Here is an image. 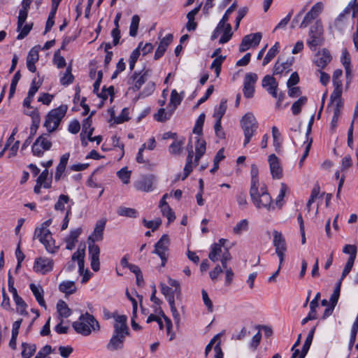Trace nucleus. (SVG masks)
Instances as JSON below:
<instances>
[{"instance_id":"obj_21","label":"nucleus","mask_w":358,"mask_h":358,"mask_svg":"<svg viewBox=\"0 0 358 358\" xmlns=\"http://www.w3.org/2000/svg\"><path fill=\"white\" fill-rule=\"evenodd\" d=\"M173 34H169L161 40L159 45L155 51V53L154 59L155 60L159 59L160 57H162L164 55V52L166 50L167 47L173 41Z\"/></svg>"},{"instance_id":"obj_5","label":"nucleus","mask_w":358,"mask_h":358,"mask_svg":"<svg viewBox=\"0 0 358 358\" xmlns=\"http://www.w3.org/2000/svg\"><path fill=\"white\" fill-rule=\"evenodd\" d=\"M52 145L50 140V134H43L33 143L32 153L34 156L42 157L45 151L50 150Z\"/></svg>"},{"instance_id":"obj_63","label":"nucleus","mask_w":358,"mask_h":358,"mask_svg":"<svg viewBox=\"0 0 358 358\" xmlns=\"http://www.w3.org/2000/svg\"><path fill=\"white\" fill-rule=\"evenodd\" d=\"M159 287L161 288V292L162 294L164 295L166 299L170 297L171 296H175V294H176L174 290H173L171 287H169L164 283H160Z\"/></svg>"},{"instance_id":"obj_28","label":"nucleus","mask_w":358,"mask_h":358,"mask_svg":"<svg viewBox=\"0 0 358 358\" xmlns=\"http://www.w3.org/2000/svg\"><path fill=\"white\" fill-rule=\"evenodd\" d=\"M201 6H199L187 14V22L186 28L189 31H194L197 27V23L194 22L195 15L199 12Z\"/></svg>"},{"instance_id":"obj_55","label":"nucleus","mask_w":358,"mask_h":358,"mask_svg":"<svg viewBox=\"0 0 358 358\" xmlns=\"http://www.w3.org/2000/svg\"><path fill=\"white\" fill-rule=\"evenodd\" d=\"M182 101V98L180 96L176 90H172L171 93L170 102L169 104L173 105L174 109L180 104Z\"/></svg>"},{"instance_id":"obj_29","label":"nucleus","mask_w":358,"mask_h":358,"mask_svg":"<svg viewBox=\"0 0 358 358\" xmlns=\"http://www.w3.org/2000/svg\"><path fill=\"white\" fill-rule=\"evenodd\" d=\"M206 141L203 138H198L196 140V156H195V163L198 164L200 158L206 152Z\"/></svg>"},{"instance_id":"obj_62","label":"nucleus","mask_w":358,"mask_h":358,"mask_svg":"<svg viewBox=\"0 0 358 358\" xmlns=\"http://www.w3.org/2000/svg\"><path fill=\"white\" fill-rule=\"evenodd\" d=\"M202 299L205 306L207 307L209 312L213 310V302L208 296L207 292L205 289L201 290Z\"/></svg>"},{"instance_id":"obj_13","label":"nucleus","mask_w":358,"mask_h":358,"mask_svg":"<svg viewBox=\"0 0 358 358\" xmlns=\"http://www.w3.org/2000/svg\"><path fill=\"white\" fill-rule=\"evenodd\" d=\"M155 177L152 175L143 176L134 183L136 189L143 192H151L153 190Z\"/></svg>"},{"instance_id":"obj_15","label":"nucleus","mask_w":358,"mask_h":358,"mask_svg":"<svg viewBox=\"0 0 358 358\" xmlns=\"http://www.w3.org/2000/svg\"><path fill=\"white\" fill-rule=\"evenodd\" d=\"M262 85L264 88H266L268 93L273 97L277 98L278 83L273 76L270 75L265 76L262 80Z\"/></svg>"},{"instance_id":"obj_25","label":"nucleus","mask_w":358,"mask_h":358,"mask_svg":"<svg viewBox=\"0 0 358 358\" xmlns=\"http://www.w3.org/2000/svg\"><path fill=\"white\" fill-rule=\"evenodd\" d=\"M39 59L38 51L34 48L30 50L27 57V67L32 73L36 72L35 64Z\"/></svg>"},{"instance_id":"obj_54","label":"nucleus","mask_w":358,"mask_h":358,"mask_svg":"<svg viewBox=\"0 0 358 358\" xmlns=\"http://www.w3.org/2000/svg\"><path fill=\"white\" fill-rule=\"evenodd\" d=\"M33 27V23L26 24L22 26L21 29L19 31L20 34L17 36V39L21 40L25 38Z\"/></svg>"},{"instance_id":"obj_33","label":"nucleus","mask_w":358,"mask_h":358,"mask_svg":"<svg viewBox=\"0 0 358 358\" xmlns=\"http://www.w3.org/2000/svg\"><path fill=\"white\" fill-rule=\"evenodd\" d=\"M279 43L276 42L268 51L265 57L264 58L262 65H267L277 55L279 52Z\"/></svg>"},{"instance_id":"obj_10","label":"nucleus","mask_w":358,"mask_h":358,"mask_svg":"<svg viewBox=\"0 0 358 358\" xmlns=\"http://www.w3.org/2000/svg\"><path fill=\"white\" fill-rule=\"evenodd\" d=\"M322 10L323 3L322 2L316 3L303 17V20L300 24V28H306L308 27L313 20L318 17Z\"/></svg>"},{"instance_id":"obj_27","label":"nucleus","mask_w":358,"mask_h":358,"mask_svg":"<svg viewBox=\"0 0 358 358\" xmlns=\"http://www.w3.org/2000/svg\"><path fill=\"white\" fill-rule=\"evenodd\" d=\"M341 62L345 68L347 79H350L352 73L351 58L346 48L342 50Z\"/></svg>"},{"instance_id":"obj_46","label":"nucleus","mask_w":358,"mask_h":358,"mask_svg":"<svg viewBox=\"0 0 358 358\" xmlns=\"http://www.w3.org/2000/svg\"><path fill=\"white\" fill-rule=\"evenodd\" d=\"M74 77L71 73V66H69L66 70V73L60 79V83L63 85H68L73 82Z\"/></svg>"},{"instance_id":"obj_2","label":"nucleus","mask_w":358,"mask_h":358,"mask_svg":"<svg viewBox=\"0 0 358 358\" xmlns=\"http://www.w3.org/2000/svg\"><path fill=\"white\" fill-rule=\"evenodd\" d=\"M72 326L77 333L83 336H88L92 330L95 331L99 329V322L88 313L80 315L79 320L74 322Z\"/></svg>"},{"instance_id":"obj_3","label":"nucleus","mask_w":358,"mask_h":358,"mask_svg":"<svg viewBox=\"0 0 358 358\" xmlns=\"http://www.w3.org/2000/svg\"><path fill=\"white\" fill-rule=\"evenodd\" d=\"M68 107L66 105H61L59 107L51 110L46 115L44 127L47 131L50 134L56 131L64 117Z\"/></svg>"},{"instance_id":"obj_11","label":"nucleus","mask_w":358,"mask_h":358,"mask_svg":"<svg viewBox=\"0 0 358 358\" xmlns=\"http://www.w3.org/2000/svg\"><path fill=\"white\" fill-rule=\"evenodd\" d=\"M89 255L91 262L92 269L96 272L100 269L99 255L100 248L94 242L89 243Z\"/></svg>"},{"instance_id":"obj_58","label":"nucleus","mask_w":358,"mask_h":358,"mask_svg":"<svg viewBox=\"0 0 358 358\" xmlns=\"http://www.w3.org/2000/svg\"><path fill=\"white\" fill-rule=\"evenodd\" d=\"M28 15V12L20 10L19 11V15L17 17V31H19L22 26L24 25Z\"/></svg>"},{"instance_id":"obj_35","label":"nucleus","mask_w":358,"mask_h":358,"mask_svg":"<svg viewBox=\"0 0 358 358\" xmlns=\"http://www.w3.org/2000/svg\"><path fill=\"white\" fill-rule=\"evenodd\" d=\"M117 213L120 216L135 218L137 217L138 213L135 208L120 206L117 210Z\"/></svg>"},{"instance_id":"obj_31","label":"nucleus","mask_w":358,"mask_h":358,"mask_svg":"<svg viewBox=\"0 0 358 358\" xmlns=\"http://www.w3.org/2000/svg\"><path fill=\"white\" fill-rule=\"evenodd\" d=\"M21 346L22 348L21 352L22 358H31L36 352V346L35 344L22 343Z\"/></svg>"},{"instance_id":"obj_57","label":"nucleus","mask_w":358,"mask_h":358,"mask_svg":"<svg viewBox=\"0 0 358 358\" xmlns=\"http://www.w3.org/2000/svg\"><path fill=\"white\" fill-rule=\"evenodd\" d=\"M48 170L45 169L42 171V173L40 174L38 178H37L38 183L43 184L44 188H50V183L47 182L46 180L48 179Z\"/></svg>"},{"instance_id":"obj_34","label":"nucleus","mask_w":358,"mask_h":358,"mask_svg":"<svg viewBox=\"0 0 358 358\" xmlns=\"http://www.w3.org/2000/svg\"><path fill=\"white\" fill-rule=\"evenodd\" d=\"M59 289L66 294H71L76 291V287L73 281H64L60 283Z\"/></svg>"},{"instance_id":"obj_49","label":"nucleus","mask_w":358,"mask_h":358,"mask_svg":"<svg viewBox=\"0 0 358 358\" xmlns=\"http://www.w3.org/2000/svg\"><path fill=\"white\" fill-rule=\"evenodd\" d=\"M343 252L350 255L348 259H355L357 253V248L355 245L348 244L343 247Z\"/></svg>"},{"instance_id":"obj_44","label":"nucleus","mask_w":358,"mask_h":358,"mask_svg":"<svg viewBox=\"0 0 358 358\" xmlns=\"http://www.w3.org/2000/svg\"><path fill=\"white\" fill-rule=\"evenodd\" d=\"M131 171L127 167H123L117 172V175L124 184H128L130 182Z\"/></svg>"},{"instance_id":"obj_39","label":"nucleus","mask_w":358,"mask_h":358,"mask_svg":"<svg viewBox=\"0 0 358 358\" xmlns=\"http://www.w3.org/2000/svg\"><path fill=\"white\" fill-rule=\"evenodd\" d=\"M226 59V56H218L213 61L210 65V69H213L215 72L216 77H219L221 72L222 64Z\"/></svg>"},{"instance_id":"obj_4","label":"nucleus","mask_w":358,"mask_h":358,"mask_svg":"<svg viewBox=\"0 0 358 358\" xmlns=\"http://www.w3.org/2000/svg\"><path fill=\"white\" fill-rule=\"evenodd\" d=\"M241 127L244 134L243 146L245 147L257 133L258 122L251 113H246L241 120Z\"/></svg>"},{"instance_id":"obj_30","label":"nucleus","mask_w":358,"mask_h":358,"mask_svg":"<svg viewBox=\"0 0 358 358\" xmlns=\"http://www.w3.org/2000/svg\"><path fill=\"white\" fill-rule=\"evenodd\" d=\"M57 309L60 319L66 318L71 315V310L68 307L66 302L64 301H59L57 304Z\"/></svg>"},{"instance_id":"obj_17","label":"nucleus","mask_w":358,"mask_h":358,"mask_svg":"<svg viewBox=\"0 0 358 358\" xmlns=\"http://www.w3.org/2000/svg\"><path fill=\"white\" fill-rule=\"evenodd\" d=\"M43 83V80L36 81L34 78L31 83V87L29 90L27 96L23 101V106L27 108H31V103L34 97L35 94L38 92Z\"/></svg>"},{"instance_id":"obj_61","label":"nucleus","mask_w":358,"mask_h":358,"mask_svg":"<svg viewBox=\"0 0 358 358\" xmlns=\"http://www.w3.org/2000/svg\"><path fill=\"white\" fill-rule=\"evenodd\" d=\"M343 74V71L341 69H336L334 71L333 74V84L334 87H342V82L340 80V78L341 77Z\"/></svg>"},{"instance_id":"obj_14","label":"nucleus","mask_w":358,"mask_h":358,"mask_svg":"<svg viewBox=\"0 0 358 358\" xmlns=\"http://www.w3.org/2000/svg\"><path fill=\"white\" fill-rule=\"evenodd\" d=\"M228 20H224V17L219 22L216 28L223 31V34L219 40L220 44L227 43L231 38L233 33L231 31V26L229 23H227Z\"/></svg>"},{"instance_id":"obj_26","label":"nucleus","mask_w":358,"mask_h":358,"mask_svg":"<svg viewBox=\"0 0 358 358\" xmlns=\"http://www.w3.org/2000/svg\"><path fill=\"white\" fill-rule=\"evenodd\" d=\"M106 221L99 220L94 229L92 236L89 237V241L96 242L103 239V232L105 228Z\"/></svg>"},{"instance_id":"obj_16","label":"nucleus","mask_w":358,"mask_h":358,"mask_svg":"<svg viewBox=\"0 0 358 358\" xmlns=\"http://www.w3.org/2000/svg\"><path fill=\"white\" fill-rule=\"evenodd\" d=\"M150 70H145L142 72H136L135 71L130 79L132 80V90L134 91H138L142 85L146 82L147 77L149 75Z\"/></svg>"},{"instance_id":"obj_53","label":"nucleus","mask_w":358,"mask_h":358,"mask_svg":"<svg viewBox=\"0 0 358 358\" xmlns=\"http://www.w3.org/2000/svg\"><path fill=\"white\" fill-rule=\"evenodd\" d=\"M162 213L164 216L166 217L169 222H173L176 219L174 212L172 210L171 207L169 206L161 208Z\"/></svg>"},{"instance_id":"obj_19","label":"nucleus","mask_w":358,"mask_h":358,"mask_svg":"<svg viewBox=\"0 0 358 358\" xmlns=\"http://www.w3.org/2000/svg\"><path fill=\"white\" fill-rule=\"evenodd\" d=\"M126 336L113 334L108 343L107 349L110 351H116L123 349Z\"/></svg>"},{"instance_id":"obj_47","label":"nucleus","mask_w":358,"mask_h":358,"mask_svg":"<svg viewBox=\"0 0 358 358\" xmlns=\"http://www.w3.org/2000/svg\"><path fill=\"white\" fill-rule=\"evenodd\" d=\"M113 327H114L113 334H119V335H124L126 336L129 334V329L127 325V323H124V324L115 323L113 325Z\"/></svg>"},{"instance_id":"obj_40","label":"nucleus","mask_w":358,"mask_h":358,"mask_svg":"<svg viewBox=\"0 0 358 358\" xmlns=\"http://www.w3.org/2000/svg\"><path fill=\"white\" fill-rule=\"evenodd\" d=\"M142 45H143V43L141 42L138 44V48H136L135 50H134L130 55L129 59V69L131 71H132L134 69L135 64L140 56V50H141Z\"/></svg>"},{"instance_id":"obj_43","label":"nucleus","mask_w":358,"mask_h":358,"mask_svg":"<svg viewBox=\"0 0 358 358\" xmlns=\"http://www.w3.org/2000/svg\"><path fill=\"white\" fill-rule=\"evenodd\" d=\"M315 331V327H313L310 329V331H309V333L306 337V339L305 341V343H303V348L301 350V352H303V354L308 353V352L310 349V345L312 343L313 339V336H314Z\"/></svg>"},{"instance_id":"obj_59","label":"nucleus","mask_w":358,"mask_h":358,"mask_svg":"<svg viewBox=\"0 0 358 358\" xmlns=\"http://www.w3.org/2000/svg\"><path fill=\"white\" fill-rule=\"evenodd\" d=\"M114 94V87L110 86L106 88L103 86L101 92L98 94V96L101 98L103 100H106L109 95L113 96Z\"/></svg>"},{"instance_id":"obj_32","label":"nucleus","mask_w":358,"mask_h":358,"mask_svg":"<svg viewBox=\"0 0 358 358\" xmlns=\"http://www.w3.org/2000/svg\"><path fill=\"white\" fill-rule=\"evenodd\" d=\"M185 141V138L184 137L178 140L176 139L169 148V152L172 155H179L182 151Z\"/></svg>"},{"instance_id":"obj_20","label":"nucleus","mask_w":358,"mask_h":358,"mask_svg":"<svg viewBox=\"0 0 358 358\" xmlns=\"http://www.w3.org/2000/svg\"><path fill=\"white\" fill-rule=\"evenodd\" d=\"M281 59L278 58L273 66V74L281 75L284 72L289 73L291 71L294 57L287 59L285 62H280Z\"/></svg>"},{"instance_id":"obj_45","label":"nucleus","mask_w":358,"mask_h":358,"mask_svg":"<svg viewBox=\"0 0 358 358\" xmlns=\"http://www.w3.org/2000/svg\"><path fill=\"white\" fill-rule=\"evenodd\" d=\"M139 22H140V17L138 15H135L132 17L131 24H130V28H129V35L131 36L134 37L136 36L137 31L138 29Z\"/></svg>"},{"instance_id":"obj_50","label":"nucleus","mask_w":358,"mask_h":358,"mask_svg":"<svg viewBox=\"0 0 358 358\" xmlns=\"http://www.w3.org/2000/svg\"><path fill=\"white\" fill-rule=\"evenodd\" d=\"M155 90V84L153 82H148L143 90L139 94V98H144L152 94Z\"/></svg>"},{"instance_id":"obj_42","label":"nucleus","mask_w":358,"mask_h":358,"mask_svg":"<svg viewBox=\"0 0 358 358\" xmlns=\"http://www.w3.org/2000/svg\"><path fill=\"white\" fill-rule=\"evenodd\" d=\"M221 253L222 248L220 247V244H213L208 257L211 261L215 262L219 260L220 256H222Z\"/></svg>"},{"instance_id":"obj_36","label":"nucleus","mask_w":358,"mask_h":358,"mask_svg":"<svg viewBox=\"0 0 358 358\" xmlns=\"http://www.w3.org/2000/svg\"><path fill=\"white\" fill-rule=\"evenodd\" d=\"M227 108V100L222 99L219 104V106L215 108L214 110L213 117L216 119V120H219L221 121L222 117L226 113Z\"/></svg>"},{"instance_id":"obj_48","label":"nucleus","mask_w":358,"mask_h":358,"mask_svg":"<svg viewBox=\"0 0 358 358\" xmlns=\"http://www.w3.org/2000/svg\"><path fill=\"white\" fill-rule=\"evenodd\" d=\"M248 229V221L245 219L241 220L234 227L233 231L236 234H241Z\"/></svg>"},{"instance_id":"obj_60","label":"nucleus","mask_w":358,"mask_h":358,"mask_svg":"<svg viewBox=\"0 0 358 358\" xmlns=\"http://www.w3.org/2000/svg\"><path fill=\"white\" fill-rule=\"evenodd\" d=\"M15 304L20 308V313L21 315H23V314H27V311H26V308H27V303H25V301L23 300V299L18 296L17 297H15L13 299Z\"/></svg>"},{"instance_id":"obj_7","label":"nucleus","mask_w":358,"mask_h":358,"mask_svg":"<svg viewBox=\"0 0 358 358\" xmlns=\"http://www.w3.org/2000/svg\"><path fill=\"white\" fill-rule=\"evenodd\" d=\"M169 238L168 235H163L160 239L156 243L153 253L157 255L162 260V266H164L167 262L166 252L169 250Z\"/></svg>"},{"instance_id":"obj_41","label":"nucleus","mask_w":358,"mask_h":358,"mask_svg":"<svg viewBox=\"0 0 358 358\" xmlns=\"http://www.w3.org/2000/svg\"><path fill=\"white\" fill-rule=\"evenodd\" d=\"M307 98L306 96L300 97L297 101L293 103L292 111L294 115H299L301 111V108L306 104Z\"/></svg>"},{"instance_id":"obj_6","label":"nucleus","mask_w":358,"mask_h":358,"mask_svg":"<svg viewBox=\"0 0 358 358\" xmlns=\"http://www.w3.org/2000/svg\"><path fill=\"white\" fill-rule=\"evenodd\" d=\"M34 238H38L43 243L48 252L55 253L57 248L55 246V241L52 237L50 230L43 229H36L34 232Z\"/></svg>"},{"instance_id":"obj_52","label":"nucleus","mask_w":358,"mask_h":358,"mask_svg":"<svg viewBox=\"0 0 358 358\" xmlns=\"http://www.w3.org/2000/svg\"><path fill=\"white\" fill-rule=\"evenodd\" d=\"M171 113H166L164 108L159 109L157 113L155 115V119L158 122H165L170 118Z\"/></svg>"},{"instance_id":"obj_18","label":"nucleus","mask_w":358,"mask_h":358,"mask_svg":"<svg viewBox=\"0 0 358 358\" xmlns=\"http://www.w3.org/2000/svg\"><path fill=\"white\" fill-rule=\"evenodd\" d=\"M268 162L272 177L277 179L281 178L282 177V170L276 155H271L268 157Z\"/></svg>"},{"instance_id":"obj_1","label":"nucleus","mask_w":358,"mask_h":358,"mask_svg":"<svg viewBox=\"0 0 358 358\" xmlns=\"http://www.w3.org/2000/svg\"><path fill=\"white\" fill-rule=\"evenodd\" d=\"M250 175V195L254 205L259 209L266 208L267 210H270L271 208H274L272 206V198L268 192L266 185H263L259 190V169L256 164L251 165Z\"/></svg>"},{"instance_id":"obj_9","label":"nucleus","mask_w":358,"mask_h":358,"mask_svg":"<svg viewBox=\"0 0 358 358\" xmlns=\"http://www.w3.org/2000/svg\"><path fill=\"white\" fill-rule=\"evenodd\" d=\"M257 79V75L255 73H248L245 74L243 92L246 98H251L253 96L255 92V85Z\"/></svg>"},{"instance_id":"obj_8","label":"nucleus","mask_w":358,"mask_h":358,"mask_svg":"<svg viewBox=\"0 0 358 358\" xmlns=\"http://www.w3.org/2000/svg\"><path fill=\"white\" fill-rule=\"evenodd\" d=\"M262 34L259 32L250 34L245 36L239 46V51L243 52L248 50L251 46H257L262 39Z\"/></svg>"},{"instance_id":"obj_23","label":"nucleus","mask_w":358,"mask_h":358,"mask_svg":"<svg viewBox=\"0 0 358 358\" xmlns=\"http://www.w3.org/2000/svg\"><path fill=\"white\" fill-rule=\"evenodd\" d=\"M331 60L330 52L327 50L319 52L315 56V64L322 69L324 68Z\"/></svg>"},{"instance_id":"obj_64","label":"nucleus","mask_w":358,"mask_h":358,"mask_svg":"<svg viewBox=\"0 0 358 358\" xmlns=\"http://www.w3.org/2000/svg\"><path fill=\"white\" fill-rule=\"evenodd\" d=\"M52 347L49 345H46L39 350L35 358H45L46 356L52 353Z\"/></svg>"},{"instance_id":"obj_12","label":"nucleus","mask_w":358,"mask_h":358,"mask_svg":"<svg viewBox=\"0 0 358 358\" xmlns=\"http://www.w3.org/2000/svg\"><path fill=\"white\" fill-rule=\"evenodd\" d=\"M53 260L45 257H39L36 259L34 269L36 272L45 274L51 271L53 268Z\"/></svg>"},{"instance_id":"obj_56","label":"nucleus","mask_w":358,"mask_h":358,"mask_svg":"<svg viewBox=\"0 0 358 358\" xmlns=\"http://www.w3.org/2000/svg\"><path fill=\"white\" fill-rule=\"evenodd\" d=\"M95 113V111H92L90 116L87 117V118H85L83 121V124H82V131L80 134H85V133H86L88 129H90V128H92V116L94 115Z\"/></svg>"},{"instance_id":"obj_51","label":"nucleus","mask_w":358,"mask_h":358,"mask_svg":"<svg viewBox=\"0 0 358 358\" xmlns=\"http://www.w3.org/2000/svg\"><path fill=\"white\" fill-rule=\"evenodd\" d=\"M69 201V197L67 195L61 194L59 196L58 201L55 204V209L56 210H64V205Z\"/></svg>"},{"instance_id":"obj_37","label":"nucleus","mask_w":358,"mask_h":358,"mask_svg":"<svg viewBox=\"0 0 358 358\" xmlns=\"http://www.w3.org/2000/svg\"><path fill=\"white\" fill-rule=\"evenodd\" d=\"M159 315L164 318L166 323V334L170 336L169 340L172 341L175 338L176 334L173 331V324L171 320L164 314L163 310L159 308Z\"/></svg>"},{"instance_id":"obj_38","label":"nucleus","mask_w":358,"mask_h":358,"mask_svg":"<svg viewBox=\"0 0 358 358\" xmlns=\"http://www.w3.org/2000/svg\"><path fill=\"white\" fill-rule=\"evenodd\" d=\"M322 35L311 34L309 35V39L308 40L307 43L310 48L315 50L317 46L322 44Z\"/></svg>"},{"instance_id":"obj_22","label":"nucleus","mask_w":358,"mask_h":358,"mask_svg":"<svg viewBox=\"0 0 358 358\" xmlns=\"http://www.w3.org/2000/svg\"><path fill=\"white\" fill-rule=\"evenodd\" d=\"M273 244L275 247V252L278 251H286L287 250V243L285 241V238L283 236L281 232H279L276 230L273 231Z\"/></svg>"},{"instance_id":"obj_24","label":"nucleus","mask_w":358,"mask_h":358,"mask_svg":"<svg viewBox=\"0 0 358 358\" xmlns=\"http://www.w3.org/2000/svg\"><path fill=\"white\" fill-rule=\"evenodd\" d=\"M29 288L32 292L36 300L41 307L46 308V303L43 298L44 291L41 285H36L34 283L29 285Z\"/></svg>"}]
</instances>
